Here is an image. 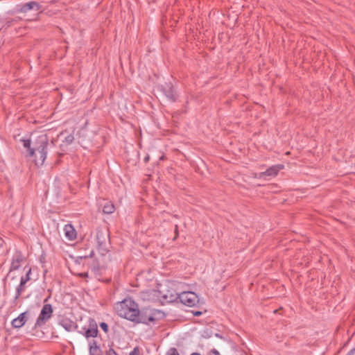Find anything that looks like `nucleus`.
Returning a JSON list of instances; mask_svg holds the SVG:
<instances>
[{"instance_id": "f257e3e1", "label": "nucleus", "mask_w": 355, "mask_h": 355, "mask_svg": "<svg viewBox=\"0 0 355 355\" xmlns=\"http://www.w3.org/2000/svg\"><path fill=\"white\" fill-rule=\"evenodd\" d=\"M114 310L119 317L136 323L148 324L155 321V310L150 309L140 310L138 304L130 297L116 303Z\"/></svg>"}, {"instance_id": "f03ea898", "label": "nucleus", "mask_w": 355, "mask_h": 355, "mask_svg": "<svg viewBox=\"0 0 355 355\" xmlns=\"http://www.w3.org/2000/svg\"><path fill=\"white\" fill-rule=\"evenodd\" d=\"M31 157H34L36 165H42L46 158L49 138L46 134L39 135L34 141Z\"/></svg>"}, {"instance_id": "7ed1b4c3", "label": "nucleus", "mask_w": 355, "mask_h": 355, "mask_svg": "<svg viewBox=\"0 0 355 355\" xmlns=\"http://www.w3.org/2000/svg\"><path fill=\"white\" fill-rule=\"evenodd\" d=\"M178 301L185 306L193 307L199 303V297L191 291H183L180 293Z\"/></svg>"}, {"instance_id": "20e7f679", "label": "nucleus", "mask_w": 355, "mask_h": 355, "mask_svg": "<svg viewBox=\"0 0 355 355\" xmlns=\"http://www.w3.org/2000/svg\"><path fill=\"white\" fill-rule=\"evenodd\" d=\"M53 308L50 304H46L43 306L41 312L36 320L35 327H42L51 318Z\"/></svg>"}, {"instance_id": "39448f33", "label": "nucleus", "mask_w": 355, "mask_h": 355, "mask_svg": "<svg viewBox=\"0 0 355 355\" xmlns=\"http://www.w3.org/2000/svg\"><path fill=\"white\" fill-rule=\"evenodd\" d=\"M42 8V6L37 1H31L26 3L17 4L15 8V12L26 14L30 10L38 12Z\"/></svg>"}, {"instance_id": "423d86ee", "label": "nucleus", "mask_w": 355, "mask_h": 355, "mask_svg": "<svg viewBox=\"0 0 355 355\" xmlns=\"http://www.w3.org/2000/svg\"><path fill=\"white\" fill-rule=\"evenodd\" d=\"M83 329L85 330V332L83 333V334L87 339L89 338H96L98 336V326L96 321L94 319L90 318L89 320L88 327H83ZM80 333L82 334V332L80 331Z\"/></svg>"}, {"instance_id": "0eeeda50", "label": "nucleus", "mask_w": 355, "mask_h": 355, "mask_svg": "<svg viewBox=\"0 0 355 355\" xmlns=\"http://www.w3.org/2000/svg\"><path fill=\"white\" fill-rule=\"evenodd\" d=\"M162 91L165 96L171 102H175L178 95L171 83H165L162 86Z\"/></svg>"}, {"instance_id": "6e6552de", "label": "nucleus", "mask_w": 355, "mask_h": 355, "mask_svg": "<svg viewBox=\"0 0 355 355\" xmlns=\"http://www.w3.org/2000/svg\"><path fill=\"white\" fill-rule=\"evenodd\" d=\"M162 294V297L167 303L178 302L179 293H177L173 288L167 289L165 292L160 291Z\"/></svg>"}, {"instance_id": "1a4fd4ad", "label": "nucleus", "mask_w": 355, "mask_h": 355, "mask_svg": "<svg viewBox=\"0 0 355 355\" xmlns=\"http://www.w3.org/2000/svg\"><path fill=\"white\" fill-rule=\"evenodd\" d=\"M28 318V312L25 311L19 314L18 317L13 319L11 322V325L15 329H19L23 327Z\"/></svg>"}, {"instance_id": "9d476101", "label": "nucleus", "mask_w": 355, "mask_h": 355, "mask_svg": "<svg viewBox=\"0 0 355 355\" xmlns=\"http://www.w3.org/2000/svg\"><path fill=\"white\" fill-rule=\"evenodd\" d=\"M24 261V257L21 252L18 251L12 257L10 272L19 268L21 263Z\"/></svg>"}, {"instance_id": "9b49d317", "label": "nucleus", "mask_w": 355, "mask_h": 355, "mask_svg": "<svg viewBox=\"0 0 355 355\" xmlns=\"http://www.w3.org/2000/svg\"><path fill=\"white\" fill-rule=\"evenodd\" d=\"M283 164H277L273 165L266 169V171L261 173L259 174V177L261 178L263 176H273L275 177L278 175L280 170L284 168Z\"/></svg>"}, {"instance_id": "f8f14e48", "label": "nucleus", "mask_w": 355, "mask_h": 355, "mask_svg": "<svg viewBox=\"0 0 355 355\" xmlns=\"http://www.w3.org/2000/svg\"><path fill=\"white\" fill-rule=\"evenodd\" d=\"M65 236L69 241H73L76 239V232L71 224H67L64 227Z\"/></svg>"}, {"instance_id": "ddd939ff", "label": "nucleus", "mask_w": 355, "mask_h": 355, "mask_svg": "<svg viewBox=\"0 0 355 355\" xmlns=\"http://www.w3.org/2000/svg\"><path fill=\"white\" fill-rule=\"evenodd\" d=\"M60 324L67 331H72L77 328V324L69 318L62 319Z\"/></svg>"}, {"instance_id": "4468645a", "label": "nucleus", "mask_w": 355, "mask_h": 355, "mask_svg": "<svg viewBox=\"0 0 355 355\" xmlns=\"http://www.w3.org/2000/svg\"><path fill=\"white\" fill-rule=\"evenodd\" d=\"M26 284L24 281L20 280L19 284L16 288L15 296L14 297V302H15L21 296L22 293L25 291Z\"/></svg>"}, {"instance_id": "2eb2a0df", "label": "nucleus", "mask_w": 355, "mask_h": 355, "mask_svg": "<svg viewBox=\"0 0 355 355\" xmlns=\"http://www.w3.org/2000/svg\"><path fill=\"white\" fill-rule=\"evenodd\" d=\"M89 355H96L97 354H101V350L100 347L97 345L96 341L92 340V342L89 343Z\"/></svg>"}, {"instance_id": "dca6fc26", "label": "nucleus", "mask_w": 355, "mask_h": 355, "mask_svg": "<svg viewBox=\"0 0 355 355\" xmlns=\"http://www.w3.org/2000/svg\"><path fill=\"white\" fill-rule=\"evenodd\" d=\"M115 211V206L112 201H108L103 207V212L105 214H112Z\"/></svg>"}, {"instance_id": "f3484780", "label": "nucleus", "mask_w": 355, "mask_h": 355, "mask_svg": "<svg viewBox=\"0 0 355 355\" xmlns=\"http://www.w3.org/2000/svg\"><path fill=\"white\" fill-rule=\"evenodd\" d=\"M97 239H98V249L99 250V252L103 254L104 255L105 254H106L107 252H108V250L107 248L105 247V243H103V242H101L99 241V237H98V235L97 236Z\"/></svg>"}, {"instance_id": "a211bd4d", "label": "nucleus", "mask_w": 355, "mask_h": 355, "mask_svg": "<svg viewBox=\"0 0 355 355\" xmlns=\"http://www.w3.org/2000/svg\"><path fill=\"white\" fill-rule=\"evenodd\" d=\"M21 141L23 143L24 147L27 148V150L28 151L29 156H31V150L33 149V147H31V139H21Z\"/></svg>"}, {"instance_id": "6ab92c4d", "label": "nucleus", "mask_w": 355, "mask_h": 355, "mask_svg": "<svg viewBox=\"0 0 355 355\" xmlns=\"http://www.w3.org/2000/svg\"><path fill=\"white\" fill-rule=\"evenodd\" d=\"M31 268H28L26 275L21 277V281H24V282L27 283L31 279Z\"/></svg>"}, {"instance_id": "aec40b11", "label": "nucleus", "mask_w": 355, "mask_h": 355, "mask_svg": "<svg viewBox=\"0 0 355 355\" xmlns=\"http://www.w3.org/2000/svg\"><path fill=\"white\" fill-rule=\"evenodd\" d=\"M20 20H21V18L19 17H17L15 18H13L10 20H8L7 22H6V25L7 26H11L12 25H13L15 23H17L18 21H19Z\"/></svg>"}, {"instance_id": "412c9836", "label": "nucleus", "mask_w": 355, "mask_h": 355, "mask_svg": "<svg viewBox=\"0 0 355 355\" xmlns=\"http://www.w3.org/2000/svg\"><path fill=\"white\" fill-rule=\"evenodd\" d=\"M100 327L102 329V330L105 332V333H107L108 332V325L107 323L105 322H101L100 323Z\"/></svg>"}, {"instance_id": "4be33fe9", "label": "nucleus", "mask_w": 355, "mask_h": 355, "mask_svg": "<svg viewBox=\"0 0 355 355\" xmlns=\"http://www.w3.org/2000/svg\"><path fill=\"white\" fill-rule=\"evenodd\" d=\"M167 355H179V353L175 348L173 347L170 349V350L167 353Z\"/></svg>"}, {"instance_id": "5701e85b", "label": "nucleus", "mask_w": 355, "mask_h": 355, "mask_svg": "<svg viewBox=\"0 0 355 355\" xmlns=\"http://www.w3.org/2000/svg\"><path fill=\"white\" fill-rule=\"evenodd\" d=\"M105 355H117V353L112 347H110L107 351H106Z\"/></svg>"}, {"instance_id": "b1692460", "label": "nucleus", "mask_w": 355, "mask_h": 355, "mask_svg": "<svg viewBox=\"0 0 355 355\" xmlns=\"http://www.w3.org/2000/svg\"><path fill=\"white\" fill-rule=\"evenodd\" d=\"M129 355H139V350L137 347L134 348V349L130 353Z\"/></svg>"}, {"instance_id": "393cba45", "label": "nucleus", "mask_w": 355, "mask_h": 355, "mask_svg": "<svg viewBox=\"0 0 355 355\" xmlns=\"http://www.w3.org/2000/svg\"><path fill=\"white\" fill-rule=\"evenodd\" d=\"M209 353L212 354L214 355H220L219 352L217 349H211Z\"/></svg>"}, {"instance_id": "a878e982", "label": "nucleus", "mask_w": 355, "mask_h": 355, "mask_svg": "<svg viewBox=\"0 0 355 355\" xmlns=\"http://www.w3.org/2000/svg\"><path fill=\"white\" fill-rule=\"evenodd\" d=\"M174 232H175V238L174 239H176L178 236V225H175V230H174Z\"/></svg>"}, {"instance_id": "bb28decb", "label": "nucleus", "mask_w": 355, "mask_h": 355, "mask_svg": "<svg viewBox=\"0 0 355 355\" xmlns=\"http://www.w3.org/2000/svg\"><path fill=\"white\" fill-rule=\"evenodd\" d=\"M355 348L352 349L346 355H354Z\"/></svg>"}, {"instance_id": "cd10ccee", "label": "nucleus", "mask_w": 355, "mask_h": 355, "mask_svg": "<svg viewBox=\"0 0 355 355\" xmlns=\"http://www.w3.org/2000/svg\"><path fill=\"white\" fill-rule=\"evenodd\" d=\"M79 276L81 277H87L88 273L87 272H82L79 274Z\"/></svg>"}, {"instance_id": "c85d7f7f", "label": "nucleus", "mask_w": 355, "mask_h": 355, "mask_svg": "<svg viewBox=\"0 0 355 355\" xmlns=\"http://www.w3.org/2000/svg\"><path fill=\"white\" fill-rule=\"evenodd\" d=\"M166 159V156H165L164 155H162V156L159 157V160H160V161H164V160H165Z\"/></svg>"}, {"instance_id": "c756f323", "label": "nucleus", "mask_w": 355, "mask_h": 355, "mask_svg": "<svg viewBox=\"0 0 355 355\" xmlns=\"http://www.w3.org/2000/svg\"><path fill=\"white\" fill-rule=\"evenodd\" d=\"M201 315V312L200 311H196L194 313V315Z\"/></svg>"}, {"instance_id": "7c9ffc66", "label": "nucleus", "mask_w": 355, "mask_h": 355, "mask_svg": "<svg viewBox=\"0 0 355 355\" xmlns=\"http://www.w3.org/2000/svg\"><path fill=\"white\" fill-rule=\"evenodd\" d=\"M145 162H148L149 160V156H147L144 158Z\"/></svg>"}, {"instance_id": "2f4dec72", "label": "nucleus", "mask_w": 355, "mask_h": 355, "mask_svg": "<svg viewBox=\"0 0 355 355\" xmlns=\"http://www.w3.org/2000/svg\"><path fill=\"white\" fill-rule=\"evenodd\" d=\"M191 355H200V354L199 353L194 352V353H192Z\"/></svg>"}, {"instance_id": "473e14b6", "label": "nucleus", "mask_w": 355, "mask_h": 355, "mask_svg": "<svg viewBox=\"0 0 355 355\" xmlns=\"http://www.w3.org/2000/svg\"><path fill=\"white\" fill-rule=\"evenodd\" d=\"M96 355H101V354H97Z\"/></svg>"}]
</instances>
